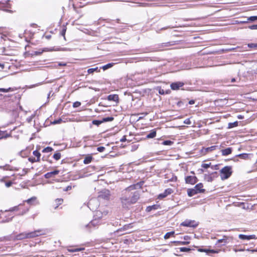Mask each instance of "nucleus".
<instances>
[{
	"instance_id": "2f4dec72",
	"label": "nucleus",
	"mask_w": 257,
	"mask_h": 257,
	"mask_svg": "<svg viewBox=\"0 0 257 257\" xmlns=\"http://www.w3.org/2000/svg\"><path fill=\"white\" fill-rule=\"evenodd\" d=\"M102 122H103L102 120H94L92 121V123L97 126L100 125Z\"/></svg>"
},
{
	"instance_id": "aec40b11",
	"label": "nucleus",
	"mask_w": 257,
	"mask_h": 257,
	"mask_svg": "<svg viewBox=\"0 0 257 257\" xmlns=\"http://www.w3.org/2000/svg\"><path fill=\"white\" fill-rule=\"evenodd\" d=\"M227 237L224 236L222 239H218L217 241L216 244L220 243H223L224 244L227 243Z\"/></svg>"
},
{
	"instance_id": "4c0bfd02",
	"label": "nucleus",
	"mask_w": 257,
	"mask_h": 257,
	"mask_svg": "<svg viewBox=\"0 0 257 257\" xmlns=\"http://www.w3.org/2000/svg\"><path fill=\"white\" fill-rule=\"evenodd\" d=\"M211 165V163H209V164H205V163H203L201 165V167L202 168H205V169H207L208 168H209L210 167Z\"/></svg>"
},
{
	"instance_id": "f3484780",
	"label": "nucleus",
	"mask_w": 257,
	"mask_h": 257,
	"mask_svg": "<svg viewBox=\"0 0 257 257\" xmlns=\"http://www.w3.org/2000/svg\"><path fill=\"white\" fill-rule=\"evenodd\" d=\"M94 203H96V205H98V201L97 199H91L89 202H88V207L91 209H93L94 208L92 207V205L93 204H94Z\"/></svg>"
},
{
	"instance_id": "37998d69",
	"label": "nucleus",
	"mask_w": 257,
	"mask_h": 257,
	"mask_svg": "<svg viewBox=\"0 0 257 257\" xmlns=\"http://www.w3.org/2000/svg\"><path fill=\"white\" fill-rule=\"evenodd\" d=\"M62 121V120L60 118L57 120H55L52 123L53 124H58L60 123Z\"/></svg>"
},
{
	"instance_id": "39448f33",
	"label": "nucleus",
	"mask_w": 257,
	"mask_h": 257,
	"mask_svg": "<svg viewBox=\"0 0 257 257\" xmlns=\"http://www.w3.org/2000/svg\"><path fill=\"white\" fill-rule=\"evenodd\" d=\"M180 225L183 226L195 228L198 226V224L195 220L187 219L185 220L184 221L182 222Z\"/></svg>"
},
{
	"instance_id": "338daca9",
	"label": "nucleus",
	"mask_w": 257,
	"mask_h": 257,
	"mask_svg": "<svg viewBox=\"0 0 257 257\" xmlns=\"http://www.w3.org/2000/svg\"><path fill=\"white\" fill-rule=\"evenodd\" d=\"M59 65H60V66H65L66 64H64V63H59Z\"/></svg>"
},
{
	"instance_id": "cd10ccee",
	"label": "nucleus",
	"mask_w": 257,
	"mask_h": 257,
	"mask_svg": "<svg viewBox=\"0 0 257 257\" xmlns=\"http://www.w3.org/2000/svg\"><path fill=\"white\" fill-rule=\"evenodd\" d=\"M248 154L246 153L240 154L238 155V157L241 159H245L248 157Z\"/></svg>"
},
{
	"instance_id": "052dcab7",
	"label": "nucleus",
	"mask_w": 257,
	"mask_h": 257,
	"mask_svg": "<svg viewBox=\"0 0 257 257\" xmlns=\"http://www.w3.org/2000/svg\"><path fill=\"white\" fill-rule=\"evenodd\" d=\"M159 93L161 94H164V90L163 89L160 90Z\"/></svg>"
},
{
	"instance_id": "de8ad7c7",
	"label": "nucleus",
	"mask_w": 257,
	"mask_h": 257,
	"mask_svg": "<svg viewBox=\"0 0 257 257\" xmlns=\"http://www.w3.org/2000/svg\"><path fill=\"white\" fill-rule=\"evenodd\" d=\"M66 29H63L62 31L61 32V34L62 36L64 37V39H65V35L66 33Z\"/></svg>"
},
{
	"instance_id": "6ab92c4d",
	"label": "nucleus",
	"mask_w": 257,
	"mask_h": 257,
	"mask_svg": "<svg viewBox=\"0 0 257 257\" xmlns=\"http://www.w3.org/2000/svg\"><path fill=\"white\" fill-rule=\"evenodd\" d=\"M16 90V88H12L9 87V88L5 89V88H0V92H9L10 91H14Z\"/></svg>"
},
{
	"instance_id": "6e6552de",
	"label": "nucleus",
	"mask_w": 257,
	"mask_h": 257,
	"mask_svg": "<svg viewBox=\"0 0 257 257\" xmlns=\"http://www.w3.org/2000/svg\"><path fill=\"white\" fill-rule=\"evenodd\" d=\"M184 83L182 82H176L172 83L170 86L172 90H178L180 88L183 86Z\"/></svg>"
},
{
	"instance_id": "9d476101",
	"label": "nucleus",
	"mask_w": 257,
	"mask_h": 257,
	"mask_svg": "<svg viewBox=\"0 0 257 257\" xmlns=\"http://www.w3.org/2000/svg\"><path fill=\"white\" fill-rule=\"evenodd\" d=\"M107 100L109 101H113L115 102H118L119 97L117 94H110L107 96Z\"/></svg>"
},
{
	"instance_id": "e433bc0d",
	"label": "nucleus",
	"mask_w": 257,
	"mask_h": 257,
	"mask_svg": "<svg viewBox=\"0 0 257 257\" xmlns=\"http://www.w3.org/2000/svg\"><path fill=\"white\" fill-rule=\"evenodd\" d=\"M173 144V142L171 141H165L163 142L164 145H171Z\"/></svg>"
},
{
	"instance_id": "ddd939ff",
	"label": "nucleus",
	"mask_w": 257,
	"mask_h": 257,
	"mask_svg": "<svg viewBox=\"0 0 257 257\" xmlns=\"http://www.w3.org/2000/svg\"><path fill=\"white\" fill-rule=\"evenodd\" d=\"M171 193V189H168L166 190L164 193L160 194L159 195V198L160 199L164 198Z\"/></svg>"
},
{
	"instance_id": "774afa93",
	"label": "nucleus",
	"mask_w": 257,
	"mask_h": 257,
	"mask_svg": "<svg viewBox=\"0 0 257 257\" xmlns=\"http://www.w3.org/2000/svg\"><path fill=\"white\" fill-rule=\"evenodd\" d=\"M46 37H47V38L49 39V38H50L51 36H47Z\"/></svg>"
},
{
	"instance_id": "c9c22d12",
	"label": "nucleus",
	"mask_w": 257,
	"mask_h": 257,
	"mask_svg": "<svg viewBox=\"0 0 257 257\" xmlns=\"http://www.w3.org/2000/svg\"><path fill=\"white\" fill-rule=\"evenodd\" d=\"M36 200V197H33L28 199L27 200H26V202L29 204H31L32 201H35Z\"/></svg>"
},
{
	"instance_id": "680f3d73",
	"label": "nucleus",
	"mask_w": 257,
	"mask_h": 257,
	"mask_svg": "<svg viewBox=\"0 0 257 257\" xmlns=\"http://www.w3.org/2000/svg\"><path fill=\"white\" fill-rule=\"evenodd\" d=\"M189 103L190 104H193L194 103V101L193 100H191L189 101Z\"/></svg>"
},
{
	"instance_id": "9b49d317",
	"label": "nucleus",
	"mask_w": 257,
	"mask_h": 257,
	"mask_svg": "<svg viewBox=\"0 0 257 257\" xmlns=\"http://www.w3.org/2000/svg\"><path fill=\"white\" fill-rule=\"evenodd\" d=\"M238 237L241 239L250 240L251 239H255V235H244V234H239L238 235Z\"/></svg>"
},
{
	"instance_id": "5701e85b",
	"label": "nucleus",
	"mask_w": 257,
	"mask_h": 257,
	"mask_svg": "<svg viewBox=\"0 0 257 257\" xmlns=\"http://www.w3.org/2000/svg\"><path fill=\"white\" fill-rule=\"evenodd\" d=\"M174 231H171V232H167L165 234V235H164V238L165 239H168L169 238H170L172 235H173L174 234Z\"/></svg>"
},
{
	"instance_id": "0e129e2a",
	"label": "nucleus",
	"mask_w": 257,
	"mask_h": 257,
	"mask_svg": "<svg viewBox=\"0 0 257 257\" xmlns=\"http://www.w3.org/2000/svg\"><path fill=\"white\" fill-rule=\"evenodd\" d=\"M0 67L2 69H4V65L0 64Z\"/></svg>"
},
{
	"instance_id": "8fccbe9b",
	"label": "nucleus",
	"mask_w": 257,
	"mask_h": 257,
	"mask_svg": "<svg viewBox=\"0 0 257 257\" xmlns=\"http://www.w3.org/2000/svg\"><path fill=\"white\" fill-rule=\"evenodd\" d=\"M13 183L11 181L6 182L5 185L7 187H9L12 185Z\"/></svg>"
},
{
	"instance_id": "412c9836",
	"label": "nucleus",
	"mask_w": 257,
	"mask_h": 257,
	"mask_svg": "<svg viewBox=\"0 0 257 257\" xmlns=\"http://www.w3.org/2000/svg\"><path fill=\"white\" fill-rule=\"evenodd\" d=\"M10 136L9 134H8L7 133H5V132L1 131L0 130V139L2 138H7Z\"/></svg>"
},
{
	"instance_id": "72a5a7b5",
	"label": "nucleus",
	"mask_w": 257,
	"mask_h": 257,
	"mask_svg": "<svg viewBox=\"0 0 257 257\" xmlns=\"http://www.w3.org/2000/svg\"><path fill=\"white\" fill-rule=\"evenodd\" d=\"M257 20V16H251L247 18V21H254Z\"/></svg>"
},
{
	"instance_id": "0eeeda50",
	"label": "nucleus",
	"mask_w": 257,
	"mask_h": 257,
	"mask_svg": "<svg viewBox=\"0 0 257 257\" xmlns=\"http://www.w3.org/2000/svg\"><path fill=\"white\" fill-rule=\"evenodd\" d=\"M197 178L195 176H188L185 177V182L187 184H194L197 182Z\"/></svg>"
},
{
	"instance_id": "09e8293b",
	"label": "nucleus",
	"mask_w": 257,
	"mask_h": 257,
	"mask_svg": "<svg viewBox=\"0 0 257 257\" xmlns=\"http://www.w3.org/2000/svg\"><path fill=\"white\" fill-rule=\"evenodd\" d=\"M184 123L187 124H190L191 123L189 118H187L184 121Z\"/></svg>"
},
{
	"instance_id": "603ef678",
	"label": "nucleus",
	"mask_w": 257,
	"mask_h": 257,
	"mask_svg": "<svg viewBox=\"0 0 257 257\" xmlns=\"http://www.w3.org/2000/svg\"><path fill=\"white\" fill-rule=\"evenodd\" d=\"M155 209V206H154H154H149V207H147V210L148 211H151V209Z\"/></svg>"
},
{
	"instance_id": "5fc2aeb1",
	"label": "nucleus",
	"mask_w": 257,
	"mask_h": 257,
	"mask_svg": "<svg viewBox=\"0 0 257 257\" xmlns=\"http://www.w3.org/2000/svg\"><path fill=\"white\" fill-rule=\"evenodd\" d=\"M56 201L58 202L59 204H61L63 202V199H57Z\"/></svg>"
},
{
	"instance_id": "f8f14e48",
	"label": "nucleus",
	"mask_w": 257,
	"mask_h": 257,
	"mask_svg": "<svg viewBox=\"0 0 257 257\" xmlns=\"http://www.w3.org/2000/svg\"><path fill=\"white\" fill-rule=\"evenodd\" d=\"M203 185L202 183H199L195 185L194 188L198 192V193H203L205 191V189H203Z\"/></svg>"
},
{
	"instance_id": "473e14b6",
	"label": "nucleus",
	"mask_w": 257,
	"mask_h": 257,
	"mask_svg": "<svg viewBox=\"0 0 257 257\" xmlns=\"http://www.w3.org/2000/svg\"><path fill=\"white\" fill-rule=\"evenodd\" d=\"M247 45L250 48H257V43H249Z\"/></svg>"
},
{
	"instance_id": "2eb2a0df",
	"label": "nucleus",
	"mask_w": 257,
	"mask_h": 257,
	"mask_svg": "<svg viewBox=\"0 0 257 257\" xmlns=\"http://www.w3.org/2000/svg\"><path fill=\"white\" fill-rule=\"evenodd\" d=\"M198 193V192L196 190V189L194 188L193 189H189L187 190L188 195L190 197H192Z\"/></svg>"
},
{
	"instance_id": "c03bdc74",
	"label": "nucleus",
	"mask_w": 257,
	"mask_h": 257,
	"mask_svg": "<svg viewBox=\"0 0 257 257\" xmlns=\"http://www.w3.org/2000/svg\"><path fill=\"white\" fill-rule=\"evenodd\" d=\"M59 173V170H55L54 171L51 172L50 173L52 175V176L57 175Z\"/></svg>"
},
{
	"instance_id": "f257e3e1",
	"label": "nucleus",
	"mask_w": 257,
	"mask_h": 257,
	"mask_svg": "<svg viewBox=\"0 0 257 257\" xmlns=\"http://www.w3.org/2000/svg\"><path fill=\"white\" fill-rule=\"evenodd\" d=\"M137 187H140V185L139 184L131 185L125 189L124 196L121 198V203L124 207L127 208L131 204L135 203L139 199L140 194L138 191L131 192Z\"/></svg>"
},
{
	"instance_id": "1a4fd4ad",
	"label": "nucleus",
	"mask_w": 257,
	"mask_h": 257,
	"mask_svg": "<svg viewBox=\"0 0 257 257\" xmlns=\"http://www.w3.org/2000/svg\"><path fill=\"white\" fill-rule=\"evenodd\" d=\"M217 148V146H213L210 147H208V148H203L201 150V153L205 155L209 152H211L215 150Z\"/></svg>"
},
{
	"instance_id": "dca6fc26",
	"label": "nucleus",
	"mask_w": 257,
	"mask_h": 257,
	"mask_svg": "<svg viewBox=\"0 0 257 257\" xmlns=\"http://www.w3.org/2000/svg\"><path fill=\"white\" fill-rule=\"evenodd\" d=\"M156 131L155 130H153L151 131V132L148 134L147 136H146V138L147 139H152V138H154L156 137Z\"/></svg>"
},
{
	"instance_id": "f03ea898",
	"label": "nucleus",
	"mask_w": 257,
	"mask_h": 257,
	"mask_svg": "<svg viewBox=\"0 0 257 257\" xmlns=\"http://www.w3.org/2000/svg\"><path fill=\"white\" fill-rule=\"evenodd\" d=\"M108 213V211L106 208H100L98 210L95 211L94 219L87 226L90 227L91 225L93 226L97 225L99 222V220L106 216Z\"/></svg>"
},
{
	"instance_id": "bf43d9fd",
	"label": "nucleus",
	"mask_w": 257,
	"mask_h": 257,
	"mask_svg": "<svg viewBox=\"0 0 257 257\" xmlns=\"http://www.w3.org/2000/svg\"><path fill=\"white\" fill-rule=\"evenodd\" d=\"M248 22V21H247V19H246V20H244L243 21H240L239 23H246Z\"/></svg>"
},
{
	"instance_id": "a211bd4d",
	"label": "nucleus",
	"mask_w": 257,
	"mask_h": 257,
	"mask_svg": "<svg viewBox=\"0 0 257 257\" xmlns=\"http://www.w3.org/2000/svg\"><path fill=\"white\" fill-rule=\"evenodd\" d=\"M92 160V157L90 155L86 156L83 160V163L85 164H88L91 163Z\"/></svg>"
},
{
	"instance_id": "7c9ffc66",
	"label": "nucleus",
	"mask_w": 257,
	"mask_h": 257,
	"mask_svg": "<svg viewBox=\"0 0 257 257\" xmlns=\"http://www.w3.org/2000/svg\"><path fill=\"white\" fill-rule=\"evenodd\" d=\"M179 249H180V251H181V252H188V251H189L190 250H191L190 248L185 247H180Z\"/></svg>"
},
{
	"instance_id": "bb28decb",
	"label": "nucleus",
	"mask_w": 257,
	"mask_h": 257,
	"mask_svg": "<svg viewBox=\"0 0 257 257\" xmlns=\"http://www.w3.org/2000/svg\"><path fill=\"white\" fill-rule=\"evenodd\" d=\"M53 150V149L51 147H47L45 148V149H44L43 150L42 152L43 153H49V152L52 151Z\"/></svg>"
},
{
	"instance_id": "393cba45",
	"label": "nucleus",
	"mask_w": 257,
	"mask_h": 257,
	"mask_svg": "<svg viewBox=\"0 0 257 257\" xmlns=\"http://www.w3.org/2000/svg\"><path fill=\"white\" fill-rule=\"evenodd\" d=\"M113 63H108L106 65H105L103 66H102V69H103V70H105L109 68H111V67L113 66Z\"/></svg>"
},
{
	"instance_id": "423d86ee",
	"label": "nucleus",
	"mask_w": 257,
	"mask_h": 257,
	"mask_svg": "<svg viewBox=\"0 0 257 257\" xmlns=\"http://www.w3.org/2000/svg\"><path fill=\"white\" fill-rule=\"evenodd\" d=\"M110 197V192L108 190H103L101 191L98 196V198L99 200H108Z\"/></svg>"
},
{
	"instance_id": "13d9d810",
	"label": "nucleus",
	"mask_w": 257,
	"mask_h": 257,
	"mask_svg": "<svg viewBox=\"0 0 257 257\" xmlns=\"http://www.w3.org/2000/svg\"><path fill=\"white\" fill-rule=\"evenodd\" d=\"M71 189V186H68L66 187L65 191H68Z\"/></svg>"
},
{
	"instance_id": "3c124183",
	"label": "nucleus",
	"mask_w": 257,
	"mask_h": 257,
	"mask_svg": "<svg viewBox=\"0 0 257 257\" xmlns=\"http://www.w3.org/2000/svg\"><path fill=\"white\" fill-rule=\"evenodd\" d=\"M18 210V208L17 206L14 207L12 208H11L9 211H17Z\"/></svg>"
},
{
	"instance_id": "4d7b16f0",
	"label": "nucleus",
	"mask_w": 257,
	"mask_h": 257,
	"mask_svg": "<svg viewBox=\"0 0 257 257\" xmlns=\"http://www.w3.org/2000/svg\"><path fill=\"white\" fill-rule=\"evenodd\" d=\"M208 252H212V253H217V251L214 250H208Z\"/></svg>"
},
{
	"instance_id": "f704fd0d",
	"label": "nucleus",
	"mask_w": 257,
	"mask_h": 257,
	"mask_svg": "<svg viewBox=\"0 0 257 257\" xmlns=\"http://www.w3.org/2000/svg\"><path fill=\"white\" fill-rule=\"evenodd\" d=\"M237 124H238V122L237 121L234 122L233 123H229L228 124V127L229 128H231L232 127L236 126L237 125Z\"/></svg>"
},
{
	"instance_id": "6e6d98bb",
	"label": "nucleus",
	"mask_w": 257,
	"mask_h": 257,
	"mask_svg": "<svg viewBox=\"0 0 257 257\" xmlns=\"http://www.w3.org/2000/svg\"><path fill=\"white\" fill-rule=\"evenodd\" d=\"M198 251L200 252H208V250L204 249H199Z\"/></svg>"
},
{
	"instance_id": "4468645a",
	"label": "nucleus",
	"mask_w": 257,
	"mask_h": 257,
	"mask_svg": "<svg viewBox=\"0 0 257 257\" xmlns=\"http://www.w3.org/2000/svg\"><path fill=\"white\" fill-rule=\"evenodd\" d=\"M222 156H227L230 154L232 152V149L231 148H227L221 151Z\"/></svg>"
},
{
	"instance_id": "a18cd8bd",
	"label": "nucleus",
	"mask_w": 257,
	"mask_h": 257,
	"mask_svg": "<svg viewBox=\"0 0 257 257\" xmlns=\"http://www.w3.org/2000/svg\"><path fill=\"white\" fill-rule=\"evenodd\" d=\"M52 177V175L51 174L50 172H48L47 173H46L45 175V177L47 179H49V178H50Z\"/></svg>"
},
{
	"instance_id": "a878e982",
	"label": "nucleus",
	"mask_w": 257,
	"mask_h": 257,
	"mask_svg": "<svg viewBox=\"0 0 257 257\" xmlns=\"http://www.w3.org/2000/svg\"><path fill=\"white\" fill-rule=\"evenodd\" d=\"M94 71L99 72V70H98V67H96V68H90L87 70V72L89 74L92 73Z\"/></svg>"
},
{
	"instance_id": "c756f323",
	"label": "nucleus",
	"mask_w": 257,
	"mask_h": 257,
	"mask_svg": "<svg viewBox=\"0 0 257 257\" xmlns=\"http://www.w3.org/2000/svg\"><path fill=\"white\" fill-rule=\"evenodd\" d=\"M113 120V117H106L103 118L102 122L111 121Z\"/></svg>"
},
{
	"instance_id": "a19ab883",
	"label": "nucleus",
	"mask_w": 257,
	"mask_h": 257,
	"mask_svg": "<svg viewBox=\"0 0 257 257\" xmlns=\"http://www.w3.org/2000/svg\"><path fill=\"white\" fill-rule=\"evenodd\" d=\"M105 150L104 147H99L97 148V150L99 152H103Z\"/></svg>"
},
{
	"instance_id": "b1692460",
	"label": "nucleus",
	"mask_w": 257,
	"mask_h": 257,
	"mask_svg": "<svg viewBox=\"0 0 257 257\" xmlns=\"http://www.w3.org/2000/svg\"><path fill=\"white\" fill-rule=\"evenodd\" d=\"M84 250V248H83V247H82V248L81 247V248H74V249H68L69 251L72 252L80 251H82V250Z\"/></svg>"
},
{
	"instance_id": "864d4df0",
	"label": "nucleus",
	"mask_w": 257,
	"mask_h": 257,
	"mask_svg": "<svg viewBox=\"0 0 257 257\" xmlns=\"http://www.w3.org/2000/svg\"><path fill=\"white\" fill-rule=\"evenodd\" d=\"M126 140V137L125 136H124L121 139H120V142H125V141Z\"/></svg>"
},
{
	"instance_id": "c85d7f7f",
	"label": "nucleus",
	"mask_w": 257,
	"mask_h": 257,
	"mask_svg": "<svg viewBox=\"0 0 257 257\" xmlns=\"http://www.w3.org/2000/svg\"><path fill=\"white\" fill-rule=\"evenodd\" d=\"M53 158L56 160H59L61 158V154L60 153H56L54 154L53 155Z\"/></svg>"
},
{
	"instance_id": "e2e57ef3",
	"label": "nucleus",
	"mask_w": 257,
	"mask_h": 257,
	"mask_svg": "<svg viewBox=\"0 0 257 257\" xmlns=\"http://www.w3.org/2000/svg\"><path fill=\"white\" fill-rule=\"evenodd\" d=\"M6 169H9V170H13L12 168H10V166L9 165L6 166Z\"/></svg>"
},
{
	"instance_id": "7ed1b4c3",
	"label": "nucleus",
	"mask_w": 257,
	"mask_h": 257,
	"mask_svg": "<svg viewBox=\"0 0 257 257\" xmlns=\"http://www.w3.org/2000/svg\"><path fill=\"white\" fill-rule=\"evenodd\" d=\"M42 232L41 230H37L29 233H22L17 235L16 238L18 240H21L25 238H33L41 235Z\"/></svg>"
},
{
	"instance_id": "49530a36",
	"label": "nucleus",
	"mask_w": 257,
	"mask_h": 257,
	"mask_svg": "<svg viewBox=\"0 0 257 257\" xmlns=\"http://www.w3.org/2000/svg\"><path fill=\"white\" fill-rule=\"evenodd\" d=\"M29 161L30 162H31V163H34V162H38L37 161V159H36L35 158H31V157H30L29 158Z\"/></svg>"
},
{
	"instance_id": "79ce46f5",
	"label": "nucleus",
	"mask_w": 257,
	"mask_h": 257,
	"mask_svg": "<svg viewBox=\"0 0 257 257\" xmlns=\"http://www.w3.org/2000/svg\"><path fill=\"white\" fill-rule=\"evenodd\" d=\"M251 30H257V25H253L248 27Z\"/></svg>"
},
{
	"instance_id": "69168bd1",
	"label": "nucleus",
	"mask_w": 257,
	"mask_h": 257,
	"mask_svg": "<svg viewBox=\"0 0 257 257\" xmlns=\"http://www.w3.org/2000/svg\"><path fill=\"white\" fill-rule=\"evenodd\" d=\"M12 220V218L11 219H7L6 221H2V222H9L10 221H11Z\"/></svg>"
},
{
	"instance_id": "58836bf2",
	"label": "nucleus",
	"mask_w": 257,
	"mask_h": 257,
	"mask_svg": "<svg viewBox=\"0 0 257 257\" xmlns=\"http://www.w3.org/2000/svg\"><path fill=\"white\" fill-rule=\"evenodd\" d=\"M81 103L79 101H76L74 103H73V106L74 107H78L79 106H80Z\"/></svg>"
},
{
	"instance_id": "4be33fe9",
	"label": "nucleus",
	"mask_w": 257,
	"mask_h": 257,
	"mask_svg": "<svg viewBox=\"0 0 257 257\" xmlns=\"http://www.w3.org/2000/svg\"><path fill=\"white\" fill-rule=\"evenodd\" d=\"M33 155L37 157V161H40V158L41 157V154L37 150L34 151L33 152Z\"/></svg>"
},
{
	"instance_id": "ea45409f",
	"label": "nucleus",
	"mask_w": 257,
	"mask_h": 257,
	"mask_svg": "<svg viewBox=\"0 0 257 257\" xmlns=\"http://www.w3.org/2000/svg\"><path fill=\"white\" fill-rule=\"evenodd\" d=\"M174 243H178L180 244H182V245H185V244H188L189 242H188V241H174Z\"/></svg>"
},
{
	"instance_id": "20e7f679",
	"label": "nucleus",
	"mask_w": 257,
	"mask_h": 257,
	"mask_svg": "<svg viewBox=\"0 0 257 257\" xmlns=\"http://www.w3.org/2000/svg\"><path fill=\"white\" fill-rule=\"evenodd\" d=\"M220 177L222 180H225L228 178L231 175V167L225 166L220 171Z\"/></svg>"
}]
</instances>
